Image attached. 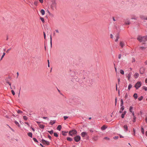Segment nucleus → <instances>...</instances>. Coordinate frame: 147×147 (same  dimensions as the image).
<instances>
[{"label":"nucleus","instance_id":"nucleus-1","mask_svg":"<svg viewBox=\"0 0 147 147\" xmlns=\"http://www.w3.org/2000/svg\"><path fill=\"white\" fill-rule=\"evenodd\" d=\"M137 39L140 42H146L147 41V35L143 36H138Z\"/></svg>","mask_w":147,"mask_h":147},{"label":"nucleus","instance_id":"nucleus-2","mask_svg":"<svg viewBox=\"0 0 147 147\" xmlns=\"http://www.w3.org/2000/svg\"><path fill=\"white\" fill-rule=\"evenodd\" d=\"M74 138L75 142H78L80 140L81 137L79 135H77L76 136L74 137Z\"/></svg>","mask_w":147,"mask_h":147},{"label":"nucleus","instance_id":"nucleus-3","mask_svg":"<svg viewBox=\"0 0 147 147\" xmlns=\"http://www.w3.org/2000/svg\"><path fill=\"white\" fill-rule=\"evenodd\" d=\"M141 82H138L135 85V87L136 88V89L137 90L138 89L141 85Z\"/></svg>","mask_w":147,"mask_h":147},{"label":"nucleus","instance_id":"nucleus-4","mask_svg":"<svg viewBox=\"0 0 147 147\" xmlns=\"http://www.w3.org/2000/svg\"><path fill=\"white\" fill-rule=\"evenodd\" d=\"M40 142L42 143L43 144H46L47 145H49L50 144V143L49 141H46L44 139H42L41 141H40Z\"/></svg>","mask_w":147,"mask_h":147},{"label":"nucleus","instance_id":"nucleus-5","mask_svg":"<svg viewBox=\"0 0 147 147\" xmlns=\"http://www.w3.org/2000/svg\"><path fill=\"white\" fill-rule=\"evenodd\" d=\"M124 131L127 132L128 131V127L127 124H125L123 126Z\"/></svg>","mask_w":147,"mask_h":147},{"label":"nucleus","instance_id":"nucleus-6","mask_svg":"<svg viewBox=\"0 0 147 147\" xmlns=\"http://www.w3.org/2000/svg\"><path fill=\"white\" fill-rule=\"evenodd\" d=\"M145 68L142 67H141L140 70V73L141 74H143L144 73Z\"/></svg>","mask_w":147,"mask_h":147},{"label":"nucleus","instance_id":"nucleus-7","mask_svg":"<svg viewBox=\"0 0 147 147\" xmlns=\"http://www.w3.org/2000/svg\"><path fill=\"white\" fill-rule=\"evenodd\" d=\"M140 18L143 20H147V16L143 15H140Z\"/></svg>","mask_w":147,"mask_h":147},{"label":"nucleus","instance_id":"nucleus-8","mask_svg":"<svg viewBox=\"0 0 147 147\" xmlns=\"http://www.w3.org/2000/svg\"><path fill=\"white\" fill-rule=\"evenodd\" d=\"M120 45L121 48H123L124 46H125V45L124 42L120 41Z\"/></svg>","mask_w":147,"mask_h":147},{"label":"nucleus","instance_id":"nucleus-9","mask_svg":"<svg viewBox=\"0 0 147 147\" xmlns=\"http://www.w3.org/2000/svg\"><path fill=\"white\" fill-rule=\"evenodd\" d=\"M126 111H125L123 112V113H122L121 115V117L122 118H123L124 117L126 113Z\"/></svg>","mask_w":147,"mask_h":147},{"label":"nucleus","instance_id":"nucleus-10","mask_svg":"<svg viewBox=\"0 0 147 147\" xmlns=\"http://www.w3.org/2000/svg\"><path fill=\"white\" fill-rule=\"evenodd\" d=\"M87 134L85 131L83 132L81 134V136L83 137L86 136Z\"/></svg>","mask_w":147,"mask_h":147},{"label":"nucleus","instance_id":"nucleus-11","mask_svg":"<svg viewBox=\"0 0 147 147\" xmlns=\"http://www.w3.org/2000/svg\"><path fill=\"white\" fill-rule=\"evenodd\" d=\"M107 128V127L105 125H104L102 126L101 128V129L102 130H105Z\"/></svg>","mask_w":147,"mask_h":147},{"label":"nucleus","instance_id":"nucleus-12","mask_svg":"<svg viewBox=\"0 0 147 147\" xmlns=\"http://www.w3.org/2000/svg\"><path fill=\"white\" fill-rule=\"evenodd\" d=\"M71 131L72 133H73L74 134H76L77 133V131L75 129H73L72 130L70 131Z\"/></svg>","mask_w":147,"mask_h":147},{"label":"nucleus","instance_id":"nucleus-13","mask_svg":"<svg viewBox=\"0 0 147 147\" xmlns=\"http://www.w3.org/2000/svg\"><path fill=\"white\" fill-rule=\"evenodd\" d=\"M116 39H115V42H117L118 41V39L119 38V34L117 33V34L116 36Z\"/></svg>","mask_w":147,"mask_h":147},{"label":"nucleus","instance_id":"nucleus-14","mask_svg":"<svg viewBox=\"0 0 147 147\" xmlns=\"http://www.w3.org/2000/svg\"><path fill=\"white\" fill-rule=\"evenodd\" d=\"M55 123V120H53L52 121V120H51L50 122L49 123L51 125H53V124Z\"/></svg>","mask_w":147,"mask_h":147},{"label":"nucleus","instance_id":"nucleus-15","mask_svg":"<svg viewBox=\"0 0 147 147\" xmlns=\"http://www.w3.org/2000/svg\"><path fill=\"white\" fill-rule=\"evenodd\" d=\"M68 132V131H62V135H63L64 136H66L67 135L66 134Z\"/></svg>","mask_w":147,"mask_h":147},{"label":"nucleus","instance_id":"nucleus-16","mask_svg":"<svg viewBox=\"0 0 147 147\" xmlns=\"http://www.w3.org/2000/svg\"><path fill=\"white\" fill-rule=\"evenodd\" d=\"M146 47H144L143 46H141L139 47V49L140 50H144L145 49Z\"/></svg>","mask_w":147,"mask_h":147},{"label":"nucleus","instance_id":"nucleus-17","mask_svg":"<svg viewBox=\"0 0 147 147\" xmlns=\"http://www.w3.org/2000/svg\"><path fill=\"white\" fill-rule=\"evenodd\" d=\"M61 126L60 125H59L57 127V129L60 131L61 130Z\"/></svg>","mask_w":147,"mask_h":147},{"label":"nucleus","instance_id":"nucleus-18","mask_svg":"<svg viewBox=\"0 0 147 147\" xmlns=\"http://www.w3.org/2000/svg\"><path fill=\"white\" fill-rule=\"evenodd\" d=\"M38 126L41 129H44L45 127V125L42 124H39Z\"/></svg>","mask_w":147,"mask_h":147},{"label":"nucleus","instance_id":"nucleus-19","mask_svg":"<svg viewBox=\"0 0 147 147\" xmlns=\"http://www.w3.org/2000/svg\"><path fill=\"white\" fill-rule=\"evenodd\" d=\"M28 135L30 138H32V134L31 132H29L28 133Z\"/></svg>","mask_w":147,"mask_h":147},{"label":"nucleus","instance_id":"nucleus-20","mask_svg":"<svg viewBox=\"0 0 147 147\" xmlns=\"http://www.w3.org/2000/svg\"><path fill=\"white\" fill-rule=\"evenodd\" d=\"M133 96L135 99H136L138 98V94L137 93H135L133 95Z\"/></svg>","mask_w":147,"mask_h":147},{"label":"nucleus","instance_id":"nucleus-21","mask_svg":"<svg viewBox=\"0 0 147 147\" xmlns=\"http://www.w3.org/2000/svg\"><path fill=\"white\" fill-rule=\"evenodd\" d=\"M131 76V74L130 73H129L128 74L127 77V78L128 80H129Z\"/></svg>","mask_w":147,"mask_h":147},{"label":"nucleus","instance_id":"nucleus-22","mask_svg":"<svg viewBox=\"0 0 147 147\" xmlns=\"http://www.w3.org/2000/svg\"><path fill=\"white\" fill-rule=\"evenodd\" d=\"M15 124L19 127H20V125L19 124L18 122L16 121H14Z\"/></svg>","mask_w":147,"mask_h":147},{"label":"nucleus","instance_id":"nucleus-23","mask_svg":"<svg viewBox=\"0 0 147 147\" xmlns=\"http://www.w3.org/2000/svg\"><path fill=\"white\" fill-rule=\"evenodd\" d=\"M67 140L68 141L71 142L72 141L73 139L72 138L68 137L67 138Z\"/></svg>","mask_w":147,"mask_h":147},{"label":"nucleus","instance_id":"nucleus-24","mask_svg":"<svg viewBox=\"0 0 147 147\" xmlns=\"http://www.w3.org/2000/svg\"><path fill=\"white\" fill-rule=\"evenodd\" d=\"M139 74L138 73H136L134 74V76L135 78H137L139 76Z\"/></svg>","mask_w":147,"mask_h":147},{"label":"nucleus","instance_id":"nucleus-25","mask_svg":"<svg viewBox=\"0 0 147 147\" xmlns=\"http://www.w3.org/2000/svg\"><path fill=\"white\" fill-rule=\"evenodd\" d=\"M50 44H51V48L52 47V36L51 34L50 35Z\"/></svg>","mask_w":147,"mask_h":147},{"label":"nucleus","instance_id":"nucleus-26","mask_svg":"<svg viewBox=\"0 0 147 147\" xmlns=\"http://www.w3.org/2000/svg\"><path fill=\"white\" fill-rule=\"evenodd\" d=\"M133 107L132 106H130L129 109V111L130 112H132L134 111H133Z\"/></svg>","mask_w":147,"mask_h":147},{"label":"nucleus","instance_id":"nucleus-27","mask_svg":"<svg viewBox=\"0 0 147 147\" xmlns=\"http://www.w3.org/2000/svg\"><path fill=\"white\" fill-rule=\"evenodd\" d=\"M123 102L122 99H121V104L120 106H123Z\"/></svg>","mask_w":147,"mask_h":147},{"label":"nucleus","instance_id":"nucleus-28","mask_svg":"<svg viewBox=\"0 0 147 147\" xmlns=\"http://www.w3.org/2000/svg\"><path fill=\"white\" fill-rule=\"evenodd\" d=\"M40 12L42 15H44V14H45V11L43 9H42L40 11Z\"/></svg>","mask_w":147,"mask_h":147},{"label":"nucleus","instance_id":"nucleus-29","mask_svg":"<svg viewBox=\"0 0 147 147\" xmlns=\"http://www.w3.org/2000/svg\"><path fill=\"white\" fill-rule=\"evenodd\" d=\"M141 131L143 134H144V129L143 127L142 126L141 127Z\"/></svg>","mask_w":147,"mask_h":147},{"label":"nucleus","instance_id":"nucleus-30","mask_svg":"<svg viewBox=\"0 0 147 147\" xmlns=\"http://www.w3.org/2000/svg\"><path fill=\"white\" fill-rule=\"evenodd\" d=\"M93 139L95 141H96L98 140V137L97 136H94Z\"/></svg>","mask_w":147,"mask_h":147},{"label":"nucleus","instance_id":"nucleus-31","mask_svg":"<svg viewBox=\"0 0 147 147\" xmlns=\"http://www.w3.org/2000/svg\"><path fill=\"white\" fill-rule=\"evenodd\" d=\"M130 24V23L129 20H128L127 22H125V24L126 25H129Z\"/></svg>","mask_w":147,"mask_h":147},{"label":"nucleus","instance_id":"nucleus-32","mask_svg":"<svg viewBox=\"0 0 147 147\" xmlns=\"http://www.w3.org/2000/svg\"><path fill=\"white\" fill-rule=\"evenodd\" d=\"M69 134L70 135V136H73L74 134H74L73 133H72L71 131H69Z\"/></svg>","mask_w":147,"mask_h":147},{"label":"nucleus","instance_id":"nucleus-33","mask_svg":"<svg viewBox=\"0 0 147 147\" xmlns=\"http://www.w3.org/2000/svg\"><path fill=\"white\" fill-rule=\"evenodd\" d=\"M34 141L35 142L38 143V141L37 139L35 138H33V139Z\"/></svg>","mask_w":147,"mask_h":147},{"label":"nucleus","instance_id":"nucleus-34","mask_svg":"<svg viewBox=\"0 0 147 147\" xmlns=\"http://www.w3.org/2000/svg\"><path fill=\"white\" fill-rule=\"evenodd\" d=\"M143 98V97L142 96H141L140 97L138 98V99L139 101H141L142 100Z\"/></svg>","mask_w":147,"mask_h":147},{"label":"nucleus","instance_id":"nucleus-35","mask_svg":"<svg viewBox=\"0 0 147 147\" xmlns=\"http://www.w3.org/2000/svg\"><path fill=\"white\" fill-rule=\"evenodd\" d=\"M120 73L122 75H124V71L122 69H121L120 70Z\"/></svg>","mask_w":147,"mask_h":147},{"label":"nucleus","instance_id":"nucleus-36","mask_svg":"<svg viewBox=\"0 0 147 147\" xmlns=\"http://www.w3.org/2000/svg\"><path fill=\"white\" fill-rule=\"evenodd\" d=\"M132 87V85L131 84H129V86H128V89L129 90Z\"/></svg>","mask_w":147,"mask_h":147},{"label":"nucleus","instance_id":"nucleus-37","mask_svg":"<svg viewBox=\"0 0 147 147\" xmlns=\"http://www.w3.org/2000/svg\"><path fill=\"white\" fill-rule=\"evenodd\" d=\"M53 131H54L53 130H51L50 131H48V132H49L51 134H52L53 133Z\"/></svg>","mask_w":147,"mask_h":147},{"label":"nucleus","instance_id":"nucleus-38","mask_svg":"<svg viewBox=\"0 0 147 147\" xmlns=\"http://www.w3.org/2000/svg\"><path fill=\"white\" fill-rule=\"evenodd\" d=\"M23 118L26 121L28 119L27 117L26 116H24L23 117Z\"/></svg>","mask_w":147,"mask_h":147},{"label":"nucleus","instance_id":"nucleus-39","mask_svg":"<svg viewBox=\"0 0 147 147\" xmlns=\"http://www.w3.org/2000/svg\"><path fill=\"white\" fill-rule=\"evenodd\" d=\"M5 52H3V54L2 55V57H1V58L0 59V60H1L2 59V58L5 55Z\"/></svg>","mask_w":147,"mask_h":147},{"label":"nucleus","instance_id":"nucleus-40","mask_svg":"<svg viewBox=\"0 0 147 147\" xmlns=\"http://www.w3.org/2000/svg\"><path fill=\"white\" fill-rule=\"evenodd\" d=\"M142 89L144 90L145 91L147 90V87L145 86H143L142 87Z\"/></svg>","mask_w":147,"mask_h":147},{"label":"nucleus","instance_id":"nucleus-41","mask_svg":"<svg viewBox=\"0 0 147 147\" xmlns=\"http://www.w3.org/2000/svg\"><path fill=\"white\" fill-rule=\"evenodd\" d=\"M54 136H55V137H57L58 136V134H57V133H55V132L54 133Z\"/></svg>","mask_w":147,"mask_h":147},{"label":"nucleus","instance_id":"nucleus-42","mask_svg":"<svg viewBox=\"0 0 147 147\" xmlns=\"http://www.w3.org/2000/svg\"><path fill=\"white\" fill-rule=\"evenodd\" d=\"M40 19L41 21L43 22L44 23L45 22V20H44V19L42 17H40Z\"/></svg>","mask_w":147,"mask_h":147},{"label":"nucleus","instance_id":"nucleus-43","mask_svg":"<svg viewBox=\"0 0 147 147\" xmlns=\"http://www.w3.org/2000/svg\"><path fill=\"white\" fill-rule=\"evenodd\" d=\"M23 113V112L22 111H21L20 110H18L17 111V113L18 114L21 113Z\"/></svg>","mask_w":147,"mask_h":147},{"label":"nucleus","instance_id":"nucleus-44","mask_svg":"<svg viewBox=\"0 0 147 147\" xmlns=\"http://www.w3.org/2000/svg\"><path fill=\"white\" fill-rule=\"evenodd\" d=\"M121 107L120 110L123 111L125 108L124 106H121Z\"/></svg>","mask_w":147,"mask_h":147},{"label":"nucleus","instance_id":"nucleus-45","mask_svg":"<svg viewBox=\"0 0 147 147\" xmlns=\"http://www.w3.org/2000/svg\"><path fill=\"white\" fill-rule=\"evenodd\" d=\"M133 122H136V117H133Z\"/></svg>","mask_w":147,"mask_h":147},{"label":"nucleus","instance_id":"nucleus-46","mask_svg":"<svg viewBox=\"0 0 147 147\" xmlns=\"http://www.w3.org/2000/svg\"><path fill=\"white\" fill-rule=\"evenodd\" d=\"M118 138H119V136H115L113 138L114 139H116V140Z\"/></svg>","mask_w":147,"mask_h":147},{"label":"nucleus","instance_id":"nucleus-47","mask_svg":"<svg viewBox=\"0 0 147 147\" xmlns=\"http://www.w3.org/2000/svg\"><path fill=\"white\" fill-rule=\"evenodd\" d=\"M138 17H132L131 18V19L137 20V19Z\"/></svg>","mask_w":147,"mask_h":147},{"label":"nucleus","instance_id":"nucleus-48","mask_svg":"<svg viewBox=\"0 0 147 147\" xmlns=\"http://www.w3.org/2000/svg\"><path fill=\"white\" fill-rule=\"evenodd\" d=\"M11 92L12 94L13 95H15V92L13 90H11Z\"/></svg>","mask_w":147,"mask_h":147},{"label":"nucleus","instance_id":"nucleus-49","mask_svg":"<svg viewBox=\"0 0 147 147\" xmlns=\"http://www.w3.org/2000/svg\"><path fill=\"white\" fill-rule=\"evenodd\" d=\"M127 96H128V95H127V93H126L125 96V99H126L127 98Z\"/></svg>","mask_w":147,"mask_h":147},{"label":"nucleus","instance_id":"nucleus-50","mask_svg":"<svg viewBox=\"0 0 147 147\" xmlns=\"http://www.w3.org/2000/svg\"><path fill=\"white\" fill-rule=\"evenodd\" d=\"M64 119L65 120H66L68 118V117L67 116H64Z\"/></svg>","mask_w":147,"mask_h":147},{"label":"nucleus","instance_id":"nucleus-51","mask_svg":"<svg viewBox=\"0 0 147 147\" xmlns=\"http://www.w3.org/2000/svg\"><path fill=\"white\" fill-rule=\"evenodd\" d=\"M104 139H106L107 140H109L110 139L108 137H105L104 138Z\"/></svg>","mask_w":147,"mask_h":147},{"label":"nucleus","instance_id":"nucleus-52","mask_svg":"<svg viewBox=\"0 0 147 147\" xmlns=\"http://www.w3.org/2000/svg\"><path fill=\"white\" fill-rule=\"evenodd\" d=\"M131 113H132V116H133V117H136L135 115V114H134V112L133 111V112H131Z\"/></svg>","mask_w":147,"mask_h":147},{"label":"nucleus","instance_id":"nucleus-53","mask_svg":"<svg viewBox=\"0 0 147 147\" xmlns=\"http://www.w3.org/2000/svg\"><path fill=\"white\" fill-rule=\"evenodd\" d=\"M37 3H38V1H35L34 2V4L36 5H37Z\"/></svg>","mask_w":147,"mask_h":147},{"label":"nucleus","instance_id":"nucleus-54","mask_svg":"<svg viewBox=\"0 0 147 147\" xmlns=\"http://www.w3.org/2000/svg\"><path fill=\"white\" fill-rule=\"evenodd\" d=\"M47 61H48V66L49 67H50V65H49V59H48L47 60Z\"/></svg>","mask_w":147,"mask_h":147},{"label":"nucleus","instance_id":"nucleus-55","mask_svg":"<svg viewBox=\"0 0 147 147\" xmlns=\"http://www.w3.org/2000/svg\"><path fill=\"white\" fill-rule=\"evenodd\" d=\"M11 48H10L9 49H8L6 51V52L7 53H9V51H10L11 50Z\"/></svg>","mask_w":147,"mask_h":147},{"label":"nucleus","instance_id":"nucleus-56","mask_svg":"<svg viewBox=\"0 0 147 147\" xmlns=\"http://www.w3.org/2000/svg\"><path fill=\"white\" fill-rule=\"evenodd\" d=\"M117 102V97H116L115 98V106H116V105Z\"/></svg>","mask_w":147,"mask_h":147},{"label":"nucleus","instance_id":"nucleus-57","mask_svg":"<svg viewBox=\"0 0 147 147\" xmlns=\"http://www.w3.org/2000/svg\"><path fill=\"white\" fill-rule=\"evenodd\" d=\"M48 137L50 139V140H51V137L50 135H48Z\"/></svg>","mask_w":147,"mask_h":147},{"label":"nucleus","instance_id":"nucleus-58","mask_svg":"<svg viewBox=\"0 0 147 147\" xmlns=\"http://www.w3.org/2000/svg\"><path fill=\"white\" fill-rule=\"evenodd\" d=\"M121 57V55L120 54L119 55L118 58L119 59H120Z\"/></svg>","mask_w":147,"mask_h":147},{"label":"nucleus","instance_id":"nucleus-59","mask_svg":"<svg viewBox=\"0 0 147 147\" xmlns=\"http://www.w3.org/2000/svg\"><path fill=\"white\" fill-rule=\"evenodd\" d=\"M110 37H111V38H113V36L112 34H110Z\"/></svg>","mask_w":147,"mask_h":147},{"label":"nucleus","instance_id":"nucleus-60","mask_svg":"<svg viewBox=\"0 0 147 147\" xmlns=\"http://www.w3.org/2000/svg\"><path fill=\"white\" fill-rule=\"evenodd\" d=\"M43 33H44V38L45 39L46 38V34H45V32H43Z\"/></svg>","mask_w":147,"mask_h":147},{"label":"nucleus","instance_id":"nucleus-61","mask_svg":"<svg viewBox=\"0 0 147 147\" xmlns=\"http://www.w3.org/2000/svg\"><path fill=\"white\" fill-rule=\"evenodd\" d=\"M133 131H134V135H135L136 133H135V129L134 128H133Z\"/></svg>","mask_w":147,"mask_h":147},{"label":"nucleus","instance_id":"nucleus-62","mask_svg":"<svg viewBox=\"0 0 147 147\" xmlns=\"http://www.w3.org/2000/svg\"><path fill=\"white\" fill-rule=\"evenodd\" d=\"M52 5H53L54 6H56V3H54L52 4Z\"/></svg>","mask_w":147,"mask_h":147},{"label":"nucleus","instance_id":"nucleus-63","mask_svg":"<svg viewBox=\"0 0 147 147\" xmlns=\"http://www.w3.org/2000/svg\"><path fill=\"white\" fill-rule=\"evenodd\" d=\"M40 145L42 147H45V146H44L41 143L40 144Z\"/></svg>","mask_w":147,"mask_h":147},{"label":"nucleus","instance_id":"nucleus-64","mask_svg":"<svg viewBox=\"0 0 147 147\" xmlns=\"http://www.w3.org/2000/svg\"><path fill=\"white\" fill-rule=\"evenodd\" d=\"M145 121L146 123H147V116L145 118Z\"/></svg>","mask_w":147,"mask_h":147}]
</instances>
